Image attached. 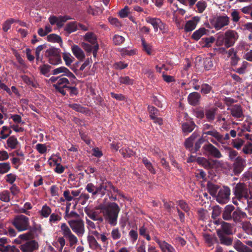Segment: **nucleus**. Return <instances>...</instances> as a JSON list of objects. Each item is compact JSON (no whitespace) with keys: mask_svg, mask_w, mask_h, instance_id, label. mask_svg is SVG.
I'll return each mask as SVG.
<instances>
[{"mask_svg":"<svg viewBox=\"0 0 252 252\" xmlns=\"http://www.w3.org/2000/svg\"><path fill=\"white\" fill-rule=\"evenodd\" d=\"M179 205H180L181 208L184 211L188 212L189 211V207L188 204L184 201L180 200L179 201Z\"/></svg>","mask_w":252,"mask_h":252,"instance_id":"obj_64","label":"nucleus"},{"mask_svg":"<svg viewBox=\"0 0 252 252\" xmlns=\"http://www.w3.org/2000/svg\"><path fill=\"white\" fill-rule=\"evenodd\" d=\"M243 151L246 154H252V143H249L245 145L243 149Z\"/></svg>","mask_w":252,"mask_h":252,"instance_id":"obj_57","label":"nucleus"},{"mask_svg":"<svg viewBox=\"0 0 252 252\" xmlns=\"http://www.w3.org/2000/svg\"><path fill=\"white\" fill-rule=\"evenodd\" d=\"M120 208L115 202L109 203L107 204L106 210L104 211V217L106 220L112 225H115Z\"/></svg>","mask_w":252,"mask_h":252,"instance_id":"obj_1","label":"nucleus"},{"mask_svg":"<svg viewBox=\"0 0 252 252\" xmlns=\"http://www.w3.org/2000/svg\"><path fill=\"white\" fill-rule=\"evenodd\" d=\"M217 235L220 239V241L221 244L225 245L227 246L231 245L233 242V239L230 237H228L226 234H223L221 233L220 231L217 232Z\"/></svg>","mask_w":252,"mask_h":252,"instance_id":"obj_18","label":"nucleus"},{"mask_svg":"<svg viewBox=\"0 0 252 252\" xmlns=\"http://www.w3.org/2000/svg\"><path fill=\"white\" fill-rule=\"evenodd\" d=\"M59 49L51 47L45 51V57L48 59L49 63L52 65H57L62 63Z\"/></svg>","mask_w":252,"mask_h":252,"instance_id":"obj_3","label":"nucleus"},{"mask_svg":"<svg viewBox=\"0 0 252 252\" xmlns=\"http://www.w3.org/2000/svg\"><path fill=\"white\" fill-rule=\"evenodd\" d=\"M102 183V188L103 189L104 191H107L109 193V190H110L111 183L110 182H103Z\"/></svg>","mask_w":252,"mask_h":252,"instance_id":"obj_60","label":"nucleus"},{"mask_svg":"<svg viewBox=\"0 0 252 252\" xmlns=\"http://www.w3.org/2000/svg\"><path fill=\"white\" fill-rule=\"evenodd\" d=\"M38 248V244L35 240L28 241L20 246V249L23 252H33Z\"/></svg>","mask_w":252,"mask_h":252,"instance_id":"obj_10","label":"nucleus"},{"mask_svg":"<svg viewBox=\"0 0 252 252\" xmlns=\"http://www.w3.org/2000/svg\"><path fill=\"white\" fill-rule=\"evenodd\" d=\"M71 18L68 16H60L58 20V22L56 23L57 26L59 28H61L63 25V23L66 22L67 20L70 19Z\"/></svg>","mask_w":252,"mask_h":252,"instance_id":"obj_48","label":"nucleus"},{"mask_svg":"<svg viewBox=\"0 0 252 252\" xmlns=\"http://www.w3.org/2000/svg\"><path fill=\"white\" fill-rule=\"evenodd\" d=\"M128 6H126L124 8L121 9L119 12V15L121 18H125L128 16Z\"/></svg>","mask_w":252,"mask_h":252,"instance_id":"obj_63","label":"nucleus"},{"mask_svg":"<svg viewBox=\"0 0 252 252\" xmlns=\"http://www.w3.org/2000/svg\"><path fill=\"white\" fill-rule=\"evenodd\" d=\"M203 237L205 242L207 243L208 246L210 247L212 246L214 244V242L217 241V240L216 237H213L208 234H204Z\"/></svg>","mask_w":252,"mask_h":252,"instance_id":"obj_33","label":"nucleus"},{"mask_svg":"<svg viewBox=\"0 0 252 252\" xmlns=\"http://www.w3.org/2000/svg\"><path fill=\"white\" fill-rule=\"evenodd\" d=\"M234 194L235 197L241 201L243 198L246 199H252V196H250V191L247 185L243 183L237 184L233 188Z\"/></svg>","mask_w":252,"mask_h":252,"instance_id":"obj_2","label":"nucleus"},{"mask_svg":"<svg viewBox=\"0 0 252 252\" xmlns=\"http://www.w3.org/2000/svg\"><path fill=\"white\" fill-rule=\"evenodd\" d=\"M51 213V210L49 207L45 205L42 207L41 211V215L44 217H47Z\"/></svg>","mask_w":252,"mask_h":252,"instance_id":"obj_52","label":"nucleus"},{"mask_svg":"<svg viewBox=\"0 0 252 252\" xmlns=\"http://www.w3.org/2000/svg\"><path fill=\"white\" fill-rule=\"evenodd\" d=\"M196 6L198 12L202 13L206 7V3L204 1H199L197 2Z\"/></svg>","mask_w":252,"mask_h":252,"instance_id":"obj_45","label":"nucleus"},{"mask_svg":"<svg viewBox=\"0 0 252 252\" xmlns=\"http://www.w3.org/2000/svg\"><path fill=\"white\" fill-rule=\"evenodd\" d=\"M63 57L66 65L68 66L72 63V60L71 59V55L69 53H63Z\"/></svg>","mask_w":252,"mask_h":252,"instance_id":"obj_54","label":"nucleus"},{"mask_svg":"<svg viewBox=\"0 0 252 252\" xmlns=\"http://www.w3.org/2000/svg\"><path fill=\"white\" fill-rule=\"evenodd\" d=\"M95 188L96 187L92 183H89L87 185L86 189L89 192L94 195H96V193H94Z\"/></svg>","mask_w":252,"mask_h":252,"instance_id":"obj_58","label":"nucleus"},{"mask_svg":"<svg viewBox=\"0 0 252 252\" xmlns=\"http://www.w3.org/2000/svg\"><path fill=\"white\" fill-rule=\"evenodd\" d=\"M71 229L78 236H82L85 233L83 220L81 219H73L68 221Z\"/></svg>","mask_w":252,"mask_h":252,"instance_id":"obj_5","label":"nucleus"},{"mask_svg":"<svg viewBox=\"0 0 252 252\" xmlns=\"http://www.w3.org/2000/svg\"><path fill=\"white\" fill-rule=\"evenodd\" d=\"M120 82L121 83L126 85H132L133 80L130 79L128 76L121 77L120 78Z\"/></svg>","mask_w":252,"mask_h":252,"instance_id":"obj_50","label":"nucleus"},{"mask_svg":"<svg viewBox=\"0 0 252 252\" xmlns=\"http://www.w3.org/2000/svg\"><path fill=\"white\" fill-rule=\"evenodd\" d=\"M10 169L9 163H0V174H4L7 172Z\"/></svg>","mask_w":252,"mask_h":252,"instance_id":"obj_39","label":"nucleus"},{"mask_svg":"<svg viewBox=\"0 0 252 252\" xmlns=\"http://www.w3.org/2000/svg\"><path fill=\"white\" fill-rule=\"evenodd\" d=\"M74 55L79 60H83L85 58V54L82 50L77 45H74L71 47Z\"/></svg>","mask_w":252,"mask_h":252,"instance_id":"obj_21","label":"nucleus"},{"mask_svg":"<svg viewBox=\"0 0 252 252\" xmlns=\"http://www.w3.org/2000/svg\"><path fill=\"white\" fill-rule=\"evenodd\" d=\"M229 18L227 16H219L217 18L214 27L217 30H220L223 27L228 25Z\"/></svg>","mask_w":252,"mask_h":252,"instance_id":"obj_12","label":"nucleus"},{"mask_svg":"<svg viewBox=\"0 0 252 252\" xmlns=\"http://www.w3.org/2000/svg\"><path fill=\"white\" fill-rule=\"evenodd\" d=\"M156 241L157 243H158L159 247L163 252H166V251H167L168 252H176V251L174 248L171 245L168 244L166 242H161L159 239L157 238H156Z\"/></svg>","mask_w":252,"mask_h":252,"instance_id":"obj_20","label":"nucleus"},{"mask_svg":"<svg viewBox=\"0 0 252 252\" xmlns=\"http://www.w3.org/2000/svg\"><path fill=\"white\" fill-rule=\"evenodd\" d=\"M212 91V87L207 84H203L201 85V92L203 94H207Z\"/></svg>","mask_w":252,"mask_h":252,"instance_id":"obj_44","label":"nucleus"},{"mask_svg":"<svg viewBox=\"0 0 252 252\" xmlns=\"http://www.w3.org/2000/svg\"><path fill=\"white\" fill-rule=\"evenodd\" d=\"M221 212V208L219 206H216L213 207L212 214V217L214 219H216L219 216Z\"/></svg>","mask_w":252,"mask_h":252,"instance_id":"obj_47","label":"nucleus"},{"mask_svg":"<svg viewBox=\"0 0 252 252\" xmlns=\"http://www.w3.org/2000/svg\"><path fill=\"white\" fill-rule=\"evenodd\" d=\"M133 152L129 148L126 149L125 150H122V155L124 158L130 157L131 156H133Z\"/></svg>","mask_w":252,"mask_h":252,"instance_id":"obj_56","label":"nucleus"},{"mask_svg":"<svg viewBox=\"0 0 252 252\" xmlns=\"http://www.w3.org/2000/svg\"><path fill=\"white\" fill-rule=\"evenodd\" d=\"M199 136V134L197 132H194L192 135L188 139H186L185 142V145L186 148H191L193 146V141L194 140Z\"/></svg>","mask_w":252,"mask_h":252,"instance_id":"obj_23","label":"nucleus"},{"mask_svg":"<svg viewBox=\"0 0 252 252\" xmlns=\"http://www.w3.org/2000/svg\"><path fill=\"white\" fill-rule=\"evenodd\" d=\"M125 40V38L119 35H115L113 38V43L115 45H121Z\"/></svg>","mask_w":252,"mask_h":252,"instance_id":"obj_41","label":"nucleus"},{"mask_svg":"<svg viewBox=\"0 0 252 252\" xmlns=\"http://www.w3.org/2000/svg\"><path fill=\"white\" fill-rule=\"evenodd\" d=\"M233 146L237 149H240L244 144V141L241 139H237L233 141Z\"/></svg>","mask_w":252,"mask_h":252,"instance_id":"obj_53","label":"nucleus"},{"mask_svg":"<svg viewBox=\"0 0 252 252\" xmlns=\"http://www.w3.org/2000/svg\"><path fill=\"white\" fill-rule=\"evenodd\" d=\"M66 70H67V68L66 67L62 66L53 70L52 71V73L53 75H57L59 73H63V75H65Z\"/></svg>","mask_w":252,"mask_h":252,"instance_id":"obj_51","label":"nucleus"},{"mask_svg":"<svg viewBox=\"0 0 252 252\" xmlns=\"http://www.w3.org/2000/svg\"><path fill=\"white\" fill-rule=\"evenodd\" d=\"M65 216L67 218H75L76 219H80L79 215L76 213L75 212L72 211L71 212H69V208L68 207L66 208L65 210Z\"/></svg>","mask_w":252,"mask_h":252,"instance_id":"obj_46","label":"nucleus"},{"mask_svg":"<svg viewBox=\"0 0 252 252\" xmlns=\"http://www.w3.org/2000/svg\"><path fill=\"white\" fill-rule=\"evenodd\" d=\"M142 49L148 55L151 54V46L147 43L144 38L141 39Z\"/></svg>","mask_w":252,"mask_h":252,"instance_id":"obj_36","label":"nucleus"},{"mask_svg":"<svg viewBox=\"0 0 252 252\" xmlns=\"http://www.w3.org/2000/svg\"><path fill=\"white\" fill-rule=\"evenodd\" d=\"M200 98V94L198 93L194 92L189 94L188 100L190 105L196 106L199 105Z\"/></svg>","mask_w":252,"mask_h":252,"instance_id":"obj_15","label":"nucleus"},{"mask_svg":"<svg viewBox=\"0 0 252 252\" xmlns=\"http://www.w3.org/2000/svg\"><path fill=\"white\" fill-rule=\"evenodd\" d=\"M228 110H230L232 116L236 118H240L243 116L242 107L240 105H234L231 107H228Z\"/></svg>","mask_w":252,"mask_h":252,"instance_id":"obj_14","label":"nucleus"},{"mask_svg":"<svg viewBox=\"0 0 252 252\" xmlns=\"http://www.w3.org/2000/svg\"><path fill=\"white\" fill-rule=\"evenodd\" d=\"M206 30L204 28H201L196 31L192 34V38L194 40H198L205 33Z\"/></svg>","mask_w":252,"mask_h":252,"instance_id":"obj_29","label":"nucleus"},{"mask_svg":"<svg viewBox=\"0 0 252 252\" xmlns=\"http://www.w3.org/2000/svg\"><path fill=\"white\" fill-rule=\"evenodd\" d=\"M195 125L192 122L185 123L182 125V129L184 132H190L195 127Z\"/></svg>","mask_w":252,"mask_h":252,"instance_id":"obj_26","label":"nucleus"},{"mask_svg":"<svg viewBox=\"0 0 252 252\" xmlns=\"http://www.w3.org/2000/svg\"><path fill=\"white\" fill-rule=\"evenodd\" d=\"M18 142L16 138L14 136H10L7 140V144L8 147L12 149H14L16 148Z\"/></svg>","mask_w":252,"mask_h":252,"instance_id":"obj_31","label":"nucleus"},{"mask_svg":"<svg viewBox=\"0 0 252 252\" xmlns=\"http://www.w3.org/2000/svg\"><path fill=\"white\" fill-rule=\"evenodd\" d=\"M61 228L63 237L68 239L70 246H72L77 243V237L71 232L70 228L65 223L62 224Z\"/></svg>","mask_w":252,"mask_h":252,"instance_id":"obj_7","label":"nucleus"},{"mask_svg":"<svg viewBox=\"0 0 252 252\" xmlns=\"http://www.w3.org/2000/svg\"><path fill=\"white\" fill-rule=\"evenodd\" d=\"M207 188L208 192L212 196H215L217 194V192L219 189V186L213 184L210 182H208L207 184Z\"/></svg>","mask_w":252,"mask_h":252,"instance_id":"obj_22","label":"nucleus"},{"mask_svg":"<svg viewBox=\"0 0 252 252\" xmlns=\"http://www.w3.org/2000/svg\"><path fill=\"white\" fill-rule=\"evenodd\" d=\"M143 162L146 167L149 170V171L152 174H156V171L155 169L154 168L152 163L147 159V158H143Z\"/></svg>","mask_w":252,"mask_h":252,"instance_id":"obj_38","label":"nucleus"},{"mask_svg":"<svg viewBox=\"0 0 252 252\" xmlns=\"http://www.w3.org/2000/svg\"><path fill=\"white\" fill-rule=\"evenodd\" d=\"M196 23L192 20L188 21L186 24L185 30L186 32H190L194 30L196 27Z\"/></svg>","mask_w":252,"mask_h":252,"instance_id":"obj_35","label":"nucleus"},{"mask_svg":"<svg viewBox=\"0 0 252 252\" xmlns=\"http://www.w3.org/2000/svg\"><path fill=\"white\" fill-rule=\"evenodd\" d=\"M148 110L150 113V118L151 119L155 118V116H156L158 114V110L153 106H149Z\"/></svg>","mask_w":252,"mask_h":252,"instance_id":"obj_55","label":"nucleus"},{"mask_svg":"<svg viewBox=\"0 0 252 252\" xmlns=\"http://www.w3.org/2000/svg\"><path fill=\"white\" fill-rule=\"evenodd\" d=\"M51 67V66L49 64H44L43 65L39 67V69L40 72L42 74L45 75L49 72Z\"/></svg>","mask_w":252,"mask_h":252,"instance_id":"obj_49","label":"nucleus"},{"mask_svg":"<svg viewBox=\"0 0 252 252\" xmlns=\"http://www.w3.org/2000/svg\"><path fill=\"white\" fill-rule=\"evenodd\" d=\"M37 150L40 154H44L46 152L47 148L46 146L42 144H38L36 146Z\"/></svg>","mask_w":252,"mask_h":252,"instance_id":"obj_59","label":"nucleus"},{"mask_svg":"<svg viewBox=\"0 0 252 252\" xmlns=\"http://www.w3.org/2000/svg\"><path fill=\"white\" fill-rule=\"evenodd\" d=\"M246 165L245 159L241 157H238L233 164V172L235 175L240 174Z\"/></svg>","mask_w":252,"mask_h":252,"instance_id":"obj_9","label":"nucleus"},{"mask_svg":"<svg viewBox=\"0 0 252 252\" xmlns=\"http://www.w3.org/2000/svg\"><path fill=\"white\" fill-rule=\"evenodd\" d=\"M111 236L113 239L117 240L121 237V234L118 229H114L111 232Z\"/></svg>","mask_w":252,"mask_h":252,"instance_id":"obj_61","label":"nucleus"},{"mask_svg":"<svg viewBox=\"0 0 252 252\" xmlns=\"http://www.w3.org/2000/svg\"><path fill=\"white\" fill-rule=\"evenodd\" d=\"M68 106L75 111L82 113H87L89 112V110L87 108L82 107L79 104H69Z\"/></svg>","mask_w":252,"mask_h":252,"instance_id":"obj_24","label":"nucleus"},{"mask_svg":"<svg viewBox=\"0 0 252 252\" xmlns=\"http://www.w3.org/2000/svg\"><path fill=\"white\" fill-rule=\"evenodd\" d=\"M12 224L20 231L29 229V218L23 215L16 216Z\"/></svg>","mask_w":252,"mask_h":252,"instance_id":"obj_4","label":"nucleus"},{"mask_svg":"<svg viewBox=\"0 0 252 252\" xmlns=\"http://www.w3.org/2000/svg\"><path fill=\"white\" fill-rule=\"evenodd\" d=\"M203 149L207 152L209 155L216 158H220L221 154L220 151L211 144L205 145L203 146Z\"/></svg>","mask_w":252,"mask_h":252,"instance_id":"obj_11","label":"nucleus"},{"mask_svg":"<svg viewBox=\"0 0 252 252\" xmlns=\"http://www.w3.org/2000/svg\"><path fill=\"white\" fill-rule=\"evenodd\" d=\"M241 217L240 215V209H237L235 211H233L232 215V219L235 222L241 221Z\"/></svg>","mask_w":252,"mask_h":252,"instance_id":"obj_42","label":"nucleus"},{"mask_svg":"<svg viewBox=\"0 0 252 252\" xmlns=\"http://www.w3.org/2000/svg\"><path fill=\"white\" fill-rule=\"evenodd\" d=\"M84 38L93 45H94L97 43L96 36L93 32H87L85 34Z\"/></svg>","mask_w":252,"mask_h":252,"instance_id":"obj_28","label":"nucleus"},{"mask_svg":"<svg viewBox=\"0 0 252 252\" xmlns=\"http://www.w3.org/2000/svg\"><path fill=\"white\" fill-rule=\"evenodd\" d=\"M69 84V82L67 79L66 78H62L58 81L57 84L53 85V87L55 88H58L62 87H65V88H66L67 87V85Z\"/></svg>","mask_w":252,"mask_h":252,"instance_id":"obj_27","label":"nucleus"},{"mask_svg":"<svg viewBox=\"0 0 252 252\" xmlns=\"http://www.w3.org/2000/svg\"><path fill=\"white\" fill-rule=\"evenodd\" d=\"M0 199L4 202L10 201V193L7 190H3L0 193Z\"/></svg>","mask_w":252,"mask_h":252,"instance_id":"obj_40","label":"nucleus"},{"mask_svg":"<svg viewBox=\"0 0 252 252\" xmlns=\"http://www.w3.org/2000/svg\"><path fill=\"white\" fill-rule=\"evenodd\" d=\"M230 189L227 187L219 190L218 194L215 196L216 200L220 204L226 203L230 199Z\"/></svg>","mask_w":252,"mask_h":252,"instance_id":"obj_8","label":"nucleus"},{"mask_svg":"<svg viewBox=\"0 0 252 252\" xmlns=\"http://www.w3.org/2000/svg\"><path fill=\"white\" fill-rule=\"evenodd\" d=\"M238 35L236 32L233 30H228L224 35H221V38L224 40V44L226 48H229L234 45L238 39Z\"/></svg>","mask_w":252,"mask_h":252,"instance_id":"obj_6","label":"nucleus"},{"mask_svg":"<svg viewBox=\"0 0 252 252\" xmlns=\"http://www.w3.org/2000/svg\"><path fill=\"white\" fill-rule=\"evenodd\" d=\"M231 17L232 18V20L234 22H237L239 21L240 17L239 16V13L236 11L234 10L231 14Z\"/></svg>","mask_w":252,"mask_h":252,"instance_id":"obj_62","label":"nucleus"},{"mask_svg":"<svg viewBox=\"0 0 252 252\" xmlns=\"http://www.w3.org/2000/svg\"><path fill=\"white\" fill-rule=\"evenodd\" d=\"M220 224L221 227L217 230V232L220 231L223 234L231 235L233 234L232 226L230 223L225 221H221Z\"/></svg>","mask_w":252,"mask_h":252,"instance_id":"obj_16","label":"nucleus"},{"mask_svg":"<svg viewBox=\"0 0 252 252\" xmlns=\"http://www.w3.org/2000/svg\"><path fill=\"white\" fill-rule=\"evenodd\" d=\"M64 30L68 33L72 32L77 30V23L76 22H70L66 25Z\"/></svg>","mask_w":252,"mask_h":252,"instance_id":"obj_32","label":"nucleus"},{"mask_svg":"<svg viewBox=\"0 0 252 252\" xmlns=\"http://www.w3.org/2000/svg\"><path fill=\"white\" fill-rule=\"evenodd\" d=\"M15 22L14 19H10L6 20L2 25V30L4 32H7L10 28L11 25Z\"/></svg>","mask_w":252,"mask_h":252,"instance_id":"obj_43","label":"nucleus"},{"mask_svg":"<svg viewBox=\"0 0 252 252\" xmlns=\"http://www.w3.org/2000/svg\"><path fill=\"white\" fill-rule=\"evenodd\" d=\"M242 228L249 235H252V225L249 221H244L242 223Z\"/></svg>","mask_w":252,"mask_h":252,"instance_id":"obj_30","label":"nucleus"},{"mask_svg":"<svg viewBox=\"0 0 252 252\" xmlns=\"http://www.w3.org/2000/svg\"><path fill=\"white\" fill-rule=\"evenodd\" d=\"M235 207L233 205H227L225 207L222 212V218L224 220H232V213L234 210Z\"/></svg>","mask_w":252,"mask_h":252,"instance_id":"obj_17","label":"nucleus"},{"mask_svg":"<svg viewBox=\"0 0 252 252\" xmlns=\"http://www.w3.org/2000/svg\"><path fill=\"white\" fill-rule=\"evenodd\" d=\"M147 23L151 24L154 27L156 32L158 31V27L161 21L159 19L148 17L146 19Z\"/></svg>","mask_w":252,"mask_h":252,"instance_id":"obj_25","label":"nucleus"},{"mask_svg":"<svg viewBox=\"0 0 252 252\" xmlns=\"http://www.w3.org/2000/svg\"><path fill=\"white\" fill-rule=\"evenodd\" d=\"M47 40L50 42H54L57 43H62V40L61 37L55 34H51L47 36Z\"/></svg>","mask_w":252,"mask_h":252,"instance_id":"obj_37","label":"nucleus"},{"mask_svg":"<svg viewBox=\"0 0 252 252\" xmlns=\"http://www.w3.org/2000/svg\"><path fill=\"white\" fill-rule=\"evenodd\" d=\"M197 161L206 169H212L215 168L218 162L217 160H208L203 158H197Z\"/></svg>","mask_w":252,"mask_h":252,"instance_id":"obj_13","label":"nucleus"},{"mask_svg":"<svg viewBox=\"0 0 252 252\" xmlns=\"http://www.w3.org/2000/svg\"><path fill=\"white\" fill-rule=\"evenodd\" d=\"M216 109L207 110L205 112L206 117L209 121H212L215 119V115Z\"/></svg>","mask_w":252,"mask_h":252,"instance_id":"obj_34","label":"nucleus"},{"mask_svg":"<svg viewBox=\"0 0 252 252\" xmlns=\"http://www.w3.org/2000/svg\"><path fill=\"white\" fill-rule=\"evenodd\" d=\"M233 247L238 252H252V249L244 245L239 240L235 242Z\"/></svg>","mask_w":252,"mask_h":252,"instance_id":"obj_19","label":"nucleus"}]
</instances>
